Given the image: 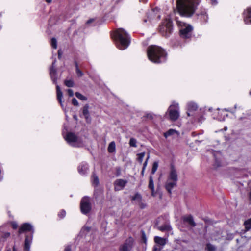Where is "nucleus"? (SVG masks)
Listing matches in <instances>:
<instances>
[{"instance_id":"nucleus-33","label":"nucleus","mask_w":251,"mask_h":251,"mask_svg":"<svg viewBox=\"0 0 251 251\" xmlns=\"http://www.w3.org/2000/svg\"><path fill=\"white\" fill-rule=\"evenodd\" d=\"M92 181H93V184L95 185L96 186H97L99 184V178H98V176L95 174H93Z\"/></svg>"},{"instance_id":"nucleus-37","label":"nucleus","mask_w":251,"mask_h":251,"mask_svg":"<svg viewBox=\"0 0 251 251\" xmlns=\"http://www.w3.org/2000/svg\"><path fill=\"white\" fill-rule=\"evenodd\" d=\"M145 152H142V153H139L137 154V156H138L137 159H138V161L140 163H142L143 160V158L145 156Z\"/></svg>"},{"instance_id":"nucleus-32","label":"nucleus","mask_w":251,"mask_h":251,"mask_svg":"<svg viewBox=\"0 0 251 251\" xmlns=\"http://www.w3.org/2000/svg\"><path fill=\"white\" fill-rule=\"evenodd\" d=\"M155 10H152L149 12L148 15V19L149 21H150L151 19H153L155 17L156 15L155 14Z\"/></svg>"},{"instance_id":"nucleus-25","label":"nucleus","mask_w":251,"mask_h":251,"mask_svg":"<svg viewBox=\"0 0 251 251\" xmlns=\"http://www.w3.org/2000/svg\"><path fill=\"white\" fill-rule=\"evenodd\" d=\"M158 229L161 231H171L172 228L169 224H165L158 227Z\"/></svg>"},{"instance_id":"nucleus-63","label":"nucleus","mask_w":251,"mask_h":251,"mask_svg":"<svg viewBox=\"0 0 251 251\" xmlns=\"http://www.w3.org/2000/svg\"><path fill=\"white\" fill-rule=\"evenodd\" d=\"M86 228H87V230H89V228L87 227Z\"/></svg>"},{"instance_id":"nucleus-27","label":"nucleus","mask_w":251,"mask_h":251,"mask_svg":"<svg viewBox=\"0 0 251 251\" xmlns=\"http://www.w3.org/2000/svg\"><path fill=\"white\" fill-rule=\"evenodd\" d=\"M244 225L246 231L251 229V218L244 222Z\"/></svg>"},{"instance_id":"nucleus-45","label":"nucleus","mask_w":251,"mask_h":251,"mask_svg":"<svg viewBox=\"0 0 251 251\" xmlns=\"http://www.w3.org/2000/svg\"><path fill=\"white\" fill-rule=\"evenodd\" d=\"M68 94L70 97H72L74 95V92L72 89H68L67 90Z\"/></svg>"},{"instance_id":"nucleus-47","label":"nucleus","mask_w":251,"mask_h":251,"mask_svg":"<svg viewBox=\"0 0 251 251\" xmlns=\"http://www.w3.org/2000/svg\"><path fill=\"white\" fill-rule=\"evenodd\" d=\"M161 249L160 247H159L154 246V248H153V251H160Z\"/></svg>"},{"instance_id":"nucleus-5","label":"nucleus","mask_w":251,"mask_h":251,"mask_svg":"<svg viewBox=\"0 0 251 251\" xmlns=\"http://www.w3.org/2000/svg\"><path fill=\"white\" fill-rule=\"evenodd\" d=\"M159 31L163 36L169 37L173 31L172 21L169 18L165 19L159 26Z\"/></svg>"},{"instance_id":"nucleus-58","label":"nucleus","mask_w":251,"mask_h":251,"mask_svg":"<svg viewBox=\"0 0 251 251\" xmlns=\"http://www.w3.org/2000/svg\"><path fill=\"white\" fill-rule=\"evenodd\" d=\"M144 22H147V19H145V20H144Z\"/></svg>"},{"instance_id":"nucleus-22","label":"nucleus","mask_w":251,"mask_h":251,"mask_svg":"<svg viewBox=\"0 0 251 251\" xmlns=\"http://www.w3.org/2000/svg\"><path fill=\"white\" fill-rule=\"evenodd\" d=\"M154 242L156 244L163 246L166 244V239L158 236H155L154 237Z\"/></svg>"},{"instance_id":"nucleus-36","label":"nucleus","mask_w":251,"mask_h":251,"mask_svg":"<svg viewBox=\"0 0 251 251\" xmlns=\"http://www.w3.org/2000/svg\"><path fill=\"white\" fill-rule=\"evenodd\" d=\"M158 167V163L157 162H154L153 163L152 168L151 170V174H154L156 171Z\"/></svg>"},{"instance_id":"nucleus-40","label":"nucleus","mask_w":251,"mask_h":251,"mask_svg":"<svg viewBox=\"0 0 251 251\" xmlns=\"http://www.w3.org/2000/svg\"><path fill=\"white\" fill-rule=\"evenodd\" d=\"M129 145L131 147H136V140L134 138H131L129 141Z\"/></svg>"},{"instance_id":"nucleus-19","label":"nucleus","mask_w":251,"mask_h":251,"mask_svg":"<svg viewBox=\"0 0 251 251\" xmlns=\"http://www.w3.org/2000/svg\"><path fill=\"white\" fill-rule=\"evenodd\" d=\"M56 88L57 100H58L59 102L60 103L61 107H63V105L62 104V97H63L62 92L61 89H60V87L59 86V85H56Z\"/></svg>"},{"instance_id":"nucleus-26","label":"nucleus","mask_w":251,"mask_h":251,"mask_svg":"<svg viewBox=\"0 0 251 251\" xmlns=\"http://www.w3.org/2000/svg\"><path fill=\"white\" fill-rule=\"evenodd\" d=\"M116 145L114 141L111 142L108 147V151L110 153H113L115 151Z\"/></svg>"},{"instance_id":"nucleus-59","label":"nucleus","mask_w":251,"mask_h":251,"mask_svg":"<svg viewBox=\"0 0 251 251\" xmlns=\"http://www.w3.org/2000/svg\"><path fill=\"white\" fill-rule=\"evenodd\" d=\"M212 110V108H209V111H211Z\"/></svg>"},{"instance_id":"nucleus-23","label":"nucleus","mask_w":251,"mask_h":251,"mask_svg":"<svg viewBox=\"0 0 251 251\" xmlns=\"http://www.w3.org/2000/svg\"><path fill=\"white\" fill-rule=\"evenodd\" d=\"M176 134L177 136L178 135V132L174 129H170L168 131L164 133V136L165 138H167L169 136Z\"/></svg>"},{"instance_id":"nucleus-24","label":"nucleus","mask_w":251,"mask_h":251,"mask_svg":"<svg viewBox=\"0 0 251 251\" xmlns=\"http://www.w3.org/2000/svg\"><path fill=\"white\" fill-rule=\"evenodd\" d=\"M188 109L191 111H195L198 108L197 104L193 102H190L187 104Z\"/></svg>"},{"instance_id":"nucleus-42","label":"nucleus","mask_w":251,"mask_h":251,"mask_svg":"<svg viewBox=\"0 0 251 251\" xmlns=\"http://www.w3.org/2000/svg\"><path fill=\"white\" fill-rule=\"evenodd\" d=\"M10 235V233L9 232H5L4 233H3L2 235V237L4 239H6L7 238H8Z\"/></svg>"},{"instance_id":"nucleus-52","label":"nucleus","mask_w":251,"mask_h":251,"mask_svg":"<svg viewBox=\"0 0 251 251\" xmlns=\"http://www.w3.org/2000/svg\"><path fill=\"white\" fill-rule=\"evenodd\" d=\"M218 119L220 121H224L225 120V116L223 118H219Z\"/></svg>"},{"instance_id":"nucleus-8","label":"nucleus","mask_w":251,"mask_h":251,"mask_svg":"<svg viewBox=\"0 0 251 251\" xmlns=\"http://www.w3.org/2000/svg\"><path fill=\"white\" fill-rule=\"evenodd\" d=\"M80 209L83 214H87L91 210V204L90 198L88 197H83L80 202Z\"/></svg>"},{"instance_id":"nucleus-15","label":"nucleus","mask_w":251,"mask_h":251,"mask_svg":"<svg viewBox=\"0 0 251 251\" xmlns=\"http://www.w3.org/2000/svg\"><path fill=\"white\" fill-rule=\"evenodd\" d=\"M183 223H187L191 227H194L196 226V223L194 221L193 218L191 215L184 216L182 218Z\"/></svg>"},{"instance_id":"nucleus-49","label":"nucleus","mask_w":251,"mask_h":251,"mask_svg":"<svg viewBox=\"0 0 251 251\" xmlns=\"http://www.w3.org/2000/svg\"><path fill=\"white\" fill-rule=\"evenodd\" d=\"M64 251H71V249L70 246H67L65 248Z\"/></svg>"},{"instance_id":"nucleus-10","label":"nucleus","mask_w":251,"mask_h":251,"mask_svg":"<svg viewBox=\"0 0 251 251\" xmlns=\"http://www.w3.org/2000/svg\"><path fill=\"white\" fill-rule=\"evenodd\" d=\"M78 172L82 176H85L88 173L89 166L87 163L85 162H81L77 168Z\"/></svg>"},{"instance_id":"nucleus-34","label":"nucleus","mask_w":251,"mask_h":251,"mask_svg":"<svg viewBox=\"0 0 251 251\" xmlns=\"http://www.w3.org/2000/svg\"><path fill=\"white\" fill-rule=\"evenodd\" d=\"M75 95V96L78 99H80V100H82L85 101V100H87V98L85 96L82 95L81 94H80L79 92H76Z\"/></svg>"},{"instance_id":"nucleus-55","label":"nucleus","mask_w":251,"mask_h":251,"mask_svg":"<svg viewBox=\"0 0 251 251\" xmlns=\"http://www.w3.org/2000/svg\"><path fill=\"white\" fill-rule=\"evenodd\" d=\"M13 251H17V250L15 246L13 247Z\"/></svg>"},{"instance_id":"nucleus-46","label":"nucleus","mask_w":251,"mask_h":251,"mask_svg":"<svg viewBox=\"0 0 251 251\" xmlns=\"http://www.w3.org/2000/svg\"><path fill=\"white\" fill-rule=\"evenodd\" d=\"M12 226L13 229H16L18 227V224L16 222H12Z\"/></svg>"},{"instance_id":"nucleus-35","label":"nucleus","mask_w":251,"mask_h":251,"mask_svg":"<svg viewBox=\"0 0 251 251\" xmlns=\"http://www.w3.org/2000/svg\"><path fill=\"white\" fill-rule=\"evenodd\" d=\"M65 85L68 87H72L74 86V82L72 80H66L64 81Z\"/></svg>"},{"instance_id":"nucleus-64","label":"nucleus","mask_w":251,"mask_h":251,"mask_svg":"<svg viewBox=\"0 0 251 251\" xmlns=\"http://www.w3.org/2000/svg\"><path fill=\"white\" fill-rule=\"evenodd\" d=\"M250 94L251 95V91L250 92Z\"/></svg>"},{"instance_id":"nucleus-29","label":"nucleus","mask_w":251,"mask_h":251,"mask_svg":"<svg viewBox=\"0 0 251 251\" xmlns=\"http://www.w3.org/2000/svg\"><path fill=\"white\" fill-rule=\"evenodd\" d=\"M132 201H137V202H140L142 200V196L139 193H136L132 197Z\"/></svg>"},{"instance_id":"nucleus-53","label":"nucleus","mask_w":251,"mask_h":251,"mask_svg":"<svg viewBox=\"0 0 251 251\" xmlns=\"http://www.w3.org/2000/svg\"><path fill=\"white\" fill-rule=\"evenodd\" d=\"M52 1V0H46V1L48 3H50Z\"/></svg>"},{"instance_id":"nucleus-43","label":"nucleus","mask_w":251,"mask_h":251,"mask_svg":"<svg viewBox=\"0 0 251 251\" xmlns=\"http://www.w3.org/2000/svg\"><path fill=\"white\" fill-rule=\"evenodd\" d=\"M72 104L75 106H78L79 103L77 100L75 98H73L72 100Z\"/></svg>"},{"instance_id":"nucleus-62","label":"nucleus","mask_w":251,"mask_h":251,"mask_svg":"<svg viewBox=\"0 0 251 251\" xmlns=\"http://www.w3.org/2000/svg\"><path fill=\"white\" fill-rule=\"evenodd\" d=\"M227 130V127H226L225 128V130Z\"/></svg>"},{"instance_id":"nucleus-14","label":"nucleus","mask_w":251,"mask_h":251,"mask_svg":"<svg viewBox=\"0 0 251 251\" xmlns=\"http://www.w3.org/2000/svg\"><path fill=\"white\" fill-rule=\"evenodd\" d=\"M25 231H32L33 232V229L32 226L29 223L23 224L19 229V233L20 234Z\"/></svg>"},{"instance_id":"nucleus-7","label":"nucleus","mask_w":251,"mask_h":251,"mask_svg":"<svg viewBox=\"0 0 251 251\" xmlns=\"http://www.w3.org/2000/svg\"><path fill=\"white\" fill-rule=\"evenodd\" d=\"M168 112L170 119L172 121H176L179 116V106L177 103L173 102L169 106Z\"/></svg>"},{"instance_id":"nucleus-44","label":"nucleus","mask_w":251,"mask_h":251,"mask_svg":"<svg viewBox=\"0 0 251 251\" xmlns=\"http://www.w3.org/2000/svg\"><path fill=\"white\" fill-rule=\"evenodd\" d=\"M149 158V155L148 156L147 158L146 159V161L144 163L143 167V170H145L146 167L147 165L148 160Z\"/></svg>"},{"instance_id":"nucleus-38","label":"nucleus","mask_w":251,"mask_h":251,"mask_svg":"<svg viewBox=\"0 0 251 251\" xmlns=\"http://www.w3.org/2000/svg\"><path fill=\"white\" fill-rule=\"evenodd\" d=\"M76 72L78 76H82L83 75L82 72L78 68V64L75 62Z\"/></svg>"},{"instance_id":"nucleus-28","label":"nucleus","mask_w":251,"mask_h":251,"mask_svg":"<svg viewBox=\"0 0 251 251\" xmlns=\"http://www.w3.org/2000/svg\"><path fill=\"white\" fill-rule=\"evenodd\" d=\"M149 188L151 190V191H154V187L153 177L151 176H150Z\"/></svg>"},{"instance_id":"nucleus-2","label":"nucleus","mask_w":251,"mask_h":251,"mask_svg":"<svg viewBox=\"0 0 251 251\" xmlns=\"http://www.w3.org/2000/svg\"><path fill=\"white\" fill-rule=\"evenodd\" d=\"M147 55L149 59L155 63L164 62L166 60L167 54L160 47L151 45L148 48Z\"/></svg>"},{"instance_id":"nucleus-18","label":"nucleus","mask_w":251,"mask_h":251,"mask_svg":"<svg viewBox=\"0 0 251 251\" xmlns=\"http://www.w3.org/2000/svg\"><path fill=\"white\" fill-rule=\"evenodd\" d=\"M176 181H169V179H167V182L165 185V188L167 191L171 194L172 189L176 185Z\"/></svg>"},{"instance_id":"nucleus-20","label":"nucleus","mask_w":251,"mask_h":251,"mask_svg":"<svg viewBox=\"0 0 251 251\" xmlns=\"http://www.w3.org/2000/svg\"><path fill=\"white\" fill-rule=\"evenodd\" d=\"M89 105L88 104H86L83 108V115L84 116L87 122H90L91 119L90 117V114L89 112Z\"/></svg>"},{"instance_id":"nucleus-31","label":"nucleus","mask_w":251,"mask_h":251,"mask_svg":"<svg viewBox=\"0 0 251 251\" xmlns=\"http://www.w3.org/2000/svg\"><path fill=\"white\" fill-rule=\"evenodd\" d=\"M216 154L215 153L214 154V156L215 158V165H216L217 167H219L221 165V161L218 160V159L217 157V156H220L221 155L220 152H216Z\"/></svg>"},{"instance_id":"nucleus-16","label":"nucleus","mask_w":251,"mask_h":251,"mask_svg":"<svg viewBox=\"0 0 251 251\" xmlns=\"http://www.w3.org/2000/svg\"><path fill=\"white\" fill-rule=\"evenodd\" d=\"M168 179H169V181H175L176 182L177 181V173L176 169L173 166H171V171L169 173Z\"/></svg>"},{"instance_id":"nucleus-57","label":"nucleus","mask_w":251,"mask_h":251,"mask_svg":"<svg viewBox=\"0 0 251 251\" xmlns=\"http://www.w3.org/2000/svg\"><path fill=\"white\" fill-rule=\"evenodd\" d=\"M145 170H143V168H142V172H141V174L142 175H144V172Z\"/></svg>"},{"instance_id":"nucleus-51","label":"nucleus","mask_w":251,"mask_h":251,"mask_svg":"<svg viewBox=\"0 0 251 251\" xmlns=\"http://www.w3.org/2000/svg\"><path fill=\"white\" fill-rule=\"evenodd\" d=\"M93 21H94V19H90V20H88V21H87V23H87V24H89L91 23L92 22H93Z\"/></svg>"},{"instance_id":"nucleus-17","label":"nucleus","mask_w":251,"mask_h":251,"mask_svg":"<svg viewBox=\"0 0 251 251\" xmlns=\"http://www.w3.org/2000/svg\"><path fill=\"white\" fill-rule=\"evenodd\" d=\"M198 18L203 23H206L208 20V16L205 10H202L197 14Z\"/></svg>"},{"instance_id":"nucleus-56","label":"nucleus","mask_w":251,"mask_h":251,"mask_svg":"<svg viewBox=\"0 0 251 251\" xmlns=\"http://www.w3.org/2000/svg\"><path fill=\"white\" fill-rule=\"evenodd\" d=\"M151 195L154 196V191H151Z\"/></svg>"},{"instance_id":"nucleus-9","label":"nucleus","mask_w":251,"mask_h":251,"mask_svg":"<svg viewBox=\"0 0 251 251\" xmlns=\"http://www.w3.org/2000/svg\"><path fill=\"white\" fill-rule=\"evenodd\" d=\"M134 239L129 237L119 247V251H131L134 246Z\"/></svg>"},{"instance_id":"nucleus-21","label":"nucleus","mask_w":251,"mask_h":251,"mask_svg":"<svg viewBox=\"0 0 251 251\" xmlns=\"http://www.w3.org/2000/svg\"><path fill=\"white\" fill-rule=\"evenodd\" d=\"M32 237L31 236L30 238L28 237H26L25 243H24V250L25 251H29L30 248V245L32 242Z\"/></svg>"},{"instance_id":"nucleus-54","label":"nucleus","mask_w":251,"mask_h":251,"mask_svg":"<svg viewBox=\"0 0 251 251\" xmlns=\"http://www.w3.org/2000/svg\"><path fill=\"white\" fill-rule=\"evenodd\" d=\"M141 1L146 3L147 1V0H140Z\"/></svg>"},{"instance_id":"nucleus-4","label":"nucleus","mask_w":251,"mask_h":251,"mask_svg":"<svg viewBox=\"0 0 251 251\" xmlns=\"http://www.w3.org/2000/svg\"><path fill=\"white\" fill-rule=\"evenodd\" d=\"M176 22L179 29L180 36L184 39L190 38L193 30L192 26L189 24H187L179 20H176Z\"/></svg>"},{"instance_id":"nucleus-50","label":"nucleus","mask_w":251,"mask_h":251,"mask_svg":"<svg viewBox=\"0 0 251 251\" xmlns=\"http://www.w3.org/2000/svg\"><path fill=\"white\" fill-rule=\"evenodd\" d=\"M58 58H60L61 54H62V51L60 50H58Z\"/></svg>"},{"instance_id":"nucleus-60","label":"nucleus","mask_w":251,"mask_h":251,"mask_svg":"<svg viewBox=\"0 0 251 251\" xmlns=\"http://www.w3.org/2000/svg\"><path fill=\"white\" fill-rule=\"evenodd\" d=\"M6 251H11V250H10V249H9L8 250H7Z\"/></svg>"},{"instance_id":"nucleus-1","label":"nucleus","mask_w":251,"mask_h":251,"mask_svg":"<svg viewBox=\"0 0 251 251\" xmlns=\"http://www.w3.org/2000/svg\"><path fill=\"white\" fill-rule=\"evenodd\" d=\"M200 0H177L176 9L182 16L191 17L195 12Z\"/></svg>"},{"instance_id":"nucleus-6","label":"nucleus","mask_w":251,"mask_h":251,"mask_svg":"<svg viewBox=\"0 0 251 251\" xmlns=\"http://www.w3.org/2000/svg\"><path fill=\"white\" fill-rule=\"evenodd\" d=\"M64 138L66 142L71 146L74 147H80L83 145L81 139L77 137L74 133H68Z\"/></svg>"},{"instance_id":"nucleus-13","label":"nucleus","mask_w":251,"mask_h":251,"mask_svg":"<svg viewBox=\"0 0 251 251\" xmlns=\"http://www.w3.org/2000/svg\"><path fill=\"white\" fill-rule=\"evenodd\" d=\"M56 60H54L52 64V66L50 69V74L52 81L54 84H57V73L56 71L54 68V64Z\"/></svg>"},{"instance_id":"nucleus-12","label":"nucleus","mask_w":251,"mask_h":251,"mask_svg":"<svg viewBox=\"0 0 251 251\" xmlns=\"http://www.w3.org/2000/svg\"><path fill=\"white\" fill-rule=\"evenodd\" d=\"M127 181L122 179L116 180L114 182V189L116 191L123 189L127 183Z\"/></svg>"},{"instance_id":"nucleus-11","label":"nucleus","mask_w":251,"mask_h":251,"mask_svg":"<svg viewBox=\"0 0 251 251\" xmlns=\"http://www.w3.org/2000/svg\"><path fill=\"white\" fill-rule=\"evenodd\" d=\"M243 19L246 24H251V7L247 8L243 12Z\"/></svg>"},{"instance_id":"nucleus-48","label":"nucleus","mask_w":251,"mask_h":251,"mask_svg":"<svg viewBox=\"0 0 251 251\" xmlns=\"http://www.w3.org/2000/svg\"><path fill=\"white\" fill-rule=\"evenodd\" d=\"M210 1L211 4L213 5H216L218 3L217 0H210Z\"/></svg>"},{"instance_id":"nucleus-39","label":"nucleus","mask_w":251,"mask_h":251,"mask_svg":"<svg viewBox=\"0 0 251 251\" xmlns=\"http://www.w3.org/2000/svg\"><path fill=\"white\" fill-rule=\"evenodd\" d=\"M51 45L52 47L54 49L57 48V41L56 39L55 38H52L51 39Z\"/></svg>"},{"instance_id":"nucleus-41","label":"nucleus","mask_w":251,"mask_h":251,"mask_svg":"<svg viewBox=\"0 0 251 251\" xmlns=\"http://www.w3.org/2000/svg\"><path fill=\"white\" fill-rule=\"evenodd\" d=\"M66 215V212L64 210H62L59 213H58V216L61 218H63Z\"/></svg>"},{"instance_id":"nucleus-30","label":"nucleus","mask_w":251,"mask_h":251,"mask_svg":"<svg viewBox=\"0 0 251 251\" xmlns=\"http://www.w3.org/2000/svg\"><path fill=\"white\" fill-rule=\"evenodd\" d=\"M206 250L207 251H216V248L215 246L210 243H208L206 245Z\"/></svg>"},{"instance_id":"nucleus-3","label":"nucleus","mask_w":251,"mask_h":251,"mask_svg":"<svg viewBox=\"0 0 251 251\" xmlns=\"http://www.w3.org/2000/svg\"><path fill=\"white\" fill-rule=\"evenodd\" d=\"M117 48L124 50L126 49L130 44V37L129 34L123 28H119L113 35Z\"/></svg>"},{"instance_id":"nucleus-61","label":"nucleus","mask_w":251,"mask_h":251,"mask_svg":"<svg viewBox=\"0 0 251 251\" xmlns=\"http://www.w3.org/2000/svg\"><path fill=\"white\" fill-rule=\"evenodd\" d=\"M234 107H235V109L237 108L236 105H235Z\"/></svg>"}]
</instances>
